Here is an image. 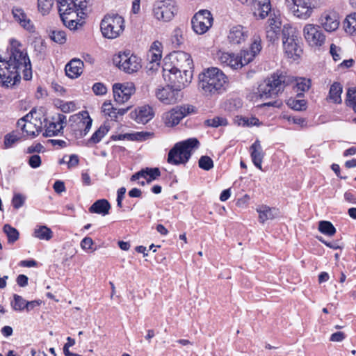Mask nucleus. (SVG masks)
Masks as SVG:
<instances>
[{
  "label": "nucleus",
  "mask_w": 356,
  "mask_h": 356,
  "mask_svg": "<svg viewBox=\"0 0 356 356\" xmlns=\"http://www.w3.org/2000/svg\"><path fill=\"white\" fill-rule=\"evenodd\" d=\"M198 145L199 141L195 138L176 143L168 152V162L175 165L186 163Z\"/></svg>",
  "instance_id": "20e7f679"
},
{
  "label": "nucleus",
  "mask_w": 356,
  "mask_h": 356,
  "mask_svg": "<svg viewBox=\"0 0 356 356\" xmlns=\"http://www.w3.org/2000/svg\"><path fill=\"white\" fill-rule=\"evenodd\" d=\"M25 202V197L21 194H15L13 200L12 204L15 209H19L22 207Z\"/></svg>",
  "instance_id": "864d4df0"
},
{
  "label": "nucleus",
  "mask_w": 356,
  "mask_h": 356,
  "mask_svg": "<svg viewBox=\"0 0 356 356\" xmlns=\"http://www.w3.org/2000/svg\"><path fill=\"white\" fill-rule=\"evenodd\" d=\"M318 230L327 236H333L336 232V229L333 225L329 221H320L318 225Z\"/></svg>",
  "instance_id": "58836bf2"
},
{
  "label": "nucleus",
  "mask_w": 356,
  "mask_h": 356,
  "mask_svg": "<svg viewBox=\"0 0 356 356\" xmlns=\"http://www.w3.org/2000/svg\"><path fill=\"white\" fill-rule=\"evenodd\" d=\"M93 241L90 237H85L81 242V247L83 250H90L92 248Z\"/></svg>",
  "instance_id": "680f3d73"
},
{
  "label": "nucleus",
  "mask_w": 356,
  "mask_h": 356,
  "mask_svg": "<svg viewBox=\"0 0 356 356\" xmlns=\"http://www.w3.org/2000/svg\"><path fill=\"white\" fill-rule=\"evenodd\" d=\"M249 37L247 28L241 25L232 26L227 33V41L231 45H239L245 42Z\"/></svg>",
  "instance_id": "412c9836"
},
{
  "label": "nucleus",
  "mask_w": 356,
  "mask_h": 356,
  "mask_svg": "<svg viewBox=\"0 0 356 356\" xmlns=\"http://www.w3.org/2000/svg\"><path fill=\"white\" fill-rule=\"evenodd\" d=\"M155 96L161 102L166 105L176 104L181 98V91L168 83L165 86L158 87L155 90Z\"/></svg>",
  "instance_id": "dca6fc26"
},
{
  "label": "nucleus",
  "mask_w": 356,
  "mask_h": 356,
  "mask_svg": "<svg viewBox=\"0 0 356 356\" xmlns=\"http://www.w3.org/2000/svg\"><path fill=\"white\" fill-rule=\"evenodd\" d=\"M281 31L282 32L280 19L277 17L269 18L266 27V38L268 40L271 42L278 40Z\"/></svg>",
  "instance_id": "5701e85b"
},
{
  "label": "nucleus",
  "mask_w": 356,
  "mask_h": 356,
  "mask_svg": "<svg viewBox=\"0 0 356 356\" xmlns=\"http://www.w3.org/2000/svg\"><path fill=\"white\" fill-rule=\"evenodd\" d=\"M79 13H73L71 14V16L67 17L64 15V18L61 19L64 25L67 26L70 30H76L77 29L78 25H81L79 23V20L78 19Z\"/></svg>",
  "instance_id": "e433bc0d"
},
{
  "label": "nucleus",
  "mask_w": 356,
  "mask_h": 356,
  "mask_svg": "<svg viewBox=\"0 0 356 356\" xmlns=\"http://www.w3.org/2000/svg\"><path fill=\"white\" fill-rule=\"evenodd\" d=\"M17 140H18V138L16 135L8 134L5 137V145L6 146H11Z\"/></svg>",
  "instance_id": "338daca9"
},
{
  "label": "nucleus",
  "mask_w": 356,
  "mask_h": 356,
  "mask_svg": "<svg viewBox=\"0 0 356 356\" xmlns=\"http://www.w3.org/2000/svg\"><path fill=\"white\" fill-rule=\"evenodd\" d=\"M343 26L345 31L351 35L356 34V13L347 16Z\"/></svg>",
  "instance_id": "c9c22d12"
},
{
  "label": "nucleus",
  "mask_w": 356,
  "mask_h": 356,
  "mask_svg": "<svg viewBox=\"0 0 356 356\" xmlns=\"http://www.w3.org/2000/svg\"><path fill=\"white\" fill-rule=\"evenodd\" d=\"M100 29L104 37L117 38L124 29V20L118 14H108L102 20Z\"/></svg>",
  "instance_id": "423d86ee"
},
{
  "label": "nucleus",
  "mask_w": 356,
  "mask_h": 356,
  "mask_svg": "<svg viewBox=\"0 0 356 356\" xmlns=\"http://www.w3.org/2000/svg\"><path fill=\"white\" fill-rule=\"evenodd\" d=\"M282 43L285 54L288 58L298 59L302 53L299 40L294 29L291 26H284L282 29Z\"/></svg>",
  "instance_id": "0eeeda50"
},
{
  "label": "nucleus",
  "mask_w": 356,
  "mask_h": 356,
  "mask_svg": "<svg viewBox=\"0 0 356 356\" xmlns=\"http://www.w3.org/2000/svg\"><path fill=\"white\" fill-rule=\"evenodd\" d=\"M287 105L296 111H303L307 108L306 101L304 99H289Z\"/></svg>",
  "instance_id": "c03bdc74"
},
{
  "label": "nucleus",
  "mask_w": 356,
  "mask_h": 356,
  "mask_svg": "<svg viewBox=\"0 0 356 356\" xmlns=\"http://www.w3.org/2000/svg\"><path fill=\"white\" fill-rule=\"evenodd\" d=\"M188 113H189L188 108L182 106L176 107L163 113L162 118L167 127H172L178 124Z\"/></svg>",
  "instance_id": "aec40b11"
},
{
  "label": "nucleus",
  "mask_w": 356,
  "mask_h": 356,
  "mask_svg": "<svg viewBox=\"0 0 356 356\" xmlns=\"http://www.w3.org/2000/svg\"><path fill=\"white\" fill-rule=\"evenodd\" d=\"M92 91L96 95H104L107 92V88L102 83H95L92 86Z\"/></svg>",
  "instance_id": "6e6d98bb"
},
{
  "label": "nucleus",
  "mask_w": 356,
  "mask_h": 356,
  "mask_svg": "<svg viewBox=\"0 0 356 356\" xmlns=\"http://www.w3.org/2000/svg\"><path fill=\"white\" fill-rule=\"evenodd\" d=\"M213 16L208 10H201L191 19L192 28L197 34L205 33L212 26Z\"/></svg>",
  "instance_id": "4468645a"
},
{
  "label": "nucleus",
  "mask_w": 356,
  "mask_h": 356,
  "mask_svg": "<svg viewBox=\"0 0 356 356\" xmlns=\"http://www.w3.org/2000/svg\"><path fill=\"white\" fill-rule=\"evenodd\" d=\"M343 91L342 86L340 83L334 82L331 85L327 99L334 104L341 102V93Z\"/></svg>",
  "instance_id": "72a5a7b5"
},
{
  "label": "nucleus",
  "mask_w": 356,
  "mask_h": 356,
  "mask_svg": "<svg viewBox=\"0 0 356 356\" xmlns=\"http://www.w3.org/2000/svg\"><path fill=\"white\" fill-rule=\"evenodd\" d=\"M28 277L25 275H19L17 276L16 282L21 287H24L28 284Z\"/></svg>",
  "instance_id": "69168bd1"
},
{
  "label": "nucleus",
  "mask_w": 356,
  "mask_h": 356,
  "mask_svg": "<svg viewBox=\"0 0 356 356\" xmlns=\"http://www.w3.org/2000/svg\"><path fill=\"white\" fill-rule=\"evenodd\" d=\"M128 140H141L144 139L143 133L120 134L115 139Z\"/></svg>",
  "instance_id": "de8ad7c7"
},
{
  "label": "nucleus",
  "mask_w": 356,
  "mask_h": 356,
  "mask_svg": "<svg viewBox=\"0 0 356 356\" xmlns=\"http://www.w3.org/2000/svg\"><path fill=\"white\" fill-rule=\"evenodd\" d=\"M346 102L348 105L351 106L355 111V106H356V88L348 89L347 92Z\"/></svg>",
  "instance_id": "3c124183"
},
{
  "label": "nucleus",
  "mask_w": 356,
  "mask_h": 356,
  "mask_svg": "<svg viewBox=\"0 0 356 356\" xmlns=\"http://www.w3.org/2000/svg\"><path fill=\"white\" fill-rule=\"evenodd\" d=\"M176 11L177 8L174 0H159L154 5L153 13L159 20L170 21Z\"/></svg>",
  "instance_id": "ddd939ff"
},
{
  "label": "nucleus",
  "mask_w": 356,
  "mask_h": 356,
  "mask_svg": "<svg viewBox=\"0 0 356 356\" xmlns=\"http://www.w3.org/2000/svg\"><path fill=\"white\" fill-rule=\"evenodd\" d=\"M3 232L8 237L9 243H14L19 238V232L13 227L8 224H6L3 227Z\"/></svg>",
  "instance_id": "4c0bfd02"
},
{
  "label": "nucleus",
  "mask_w": 356,
  "mask_h": 356,
  "mask_svg": "<svg viewBox=\"0 0 356 356\" xmlns=\"http://www.w3.org/2000/svg\"><path fill=\"white\" fill-rule=\"evenodd\" d=\"M29 164L33 168H37L41 165V158L38 154L31 156L29 159Z\"/></svg>",
  "instance_id": "13d9d810"
},
{
  "label": "nucleus",
  "mask_w": 356,
  "mask_h": 356,
  "mask_svg": "<svg viewBox=\"0 0 356 356\" xmlns=\"http://www.w3.org/2000/svg\"><path fill=\"white\" fill-rule=\"evenodd\" d=\"M251 159L254 165L259 170H262V161L264 154L259 140H257L250 147Z\"/></svg>",
  "instance_id": "c85d7f7f"
},
{
  "label": "nucleus",
  "mask_w": 356,
  "mask_h": 356,
  "mask_svg": "<svg viewBox=\"0 0 356 356\" xmlns=\"http://www.w3.org/2000/svg\"><path fill=\"white\" fill-rule=\"evenodd\" d=\"M160 175L161 172L158 168H146L145 169H143L139 172L134 174L131 177V180L136 181L140 178H143L146 179L147 184H149L153 180L157 179Z\"/></svg>",
  "instance_id": "393cba45"
},
{
  "label": "nucleus",
  "mask_w": 356,
  "mask_h": 356,
  "mask_svg": "<svg viewBox=\"0 0 356 356\" xmlns=\"http://www.w3.org/2000/svg\"><path fill=\"white\" fill-rule=\"evenodd\" d=\"M108 129L106 126H101L90 137L88 143L97 144L108 133Z\"/></svg>",
  "instance_id": "ea45409f"
},
{
  "label": "nucleus",
  "mask_w": 356,
  "mask_h": 356,
  "mask_svg": "<svg viewBox=\"0 0 356 356\" xmlns=\"http://www.w3.org/2000/svg\"><path fill=\"white\" fill-rule=\"evenodd\" d=\"M52 120L53 121L49 124L44 134L46 137L58 135L63 129L67 122V118L63 114H58Z\"/></svg>",
  "instance_id": "4be33fe9"
},
{
  "label": "nucleus",
  "mask_w": 356,
  "mask_h": 356,
  "mask_svg": "<svg viewBox=\"0 0 356 356\" xmlns=\"http://www.w3.org/2000/svg\"><path fill=\"white\" fill-rule=\"evenodd\" d=\"M113 92L115 101L118 104H123L135 93L136 88L132 82L117 83L113 86Z\"/></svg>",
  "instance_id": "f3484780"
},
{
  "label": "nucleus",
  "mask_w": 356,
  "mask_h": 356,
  "mask_svg": "<svg viewBox=\"0 0 356 356\" xmlns=\"http://www.w3.org/2000/svg\"><path fill=\"white\" fill-rule=\"evenodd\" d=\"M243 4L253 3V14L257 19H263L266 17L271 10L270 0H238Z\"/></svg>",
  "instance_id": "6ab92c4d"
},
{
  "label": "nucleus",
  "mask_w": 356,
  "mask_h": 356,
  "mask_svg": "<svg viewBox=\"0 0 356 356\" xmlns=\"http://www.w3.org/2000/svg\"><path fill=\"white\" fill-rule=\"evenodd\" d=\"M238 124L247 127L259 126L260 124V122L258 118L254 117L241 118Z\"/></svg>",
  "instance_id": "09e8293b"
},
{
  "label": "nucleus",
  "mask_w": 356,
  "mask_h": 356,
  "mask_svg": "<svg viewBox=\"0 0 356 356\" xmlns=\"http://www.w3.org/2000/svg\"><path fill=\"white\" fill-rule=\"evenodd\" d=\"M12 13L14 19L24 29L29 30L32 27L30 19L23 9L15 7L13 8Z\"/></svg>",
  "instance_id": "473e14b6"
},
{
  "label": "nucleus",
  "mask_w": 356,
  "mask_h": 356,
  "mask_svg": "<svg viewBox=\"0 0 356 356\" xmlns=\"http://www.w3.org/2000/svg\"><path fill=\"white\" fill-rule=\"evenodd\" d=\"M227 84V77L217 67L204 70L199 74L198 89L202 94L211 97L222 93Z\"/></svg>",
  "instance_id": "7ed1b4c3"
},
{
  "label": "nucleus",
  "mask_w": 356,
  "mask_h": 356,
  "mask_svg": "<svg viewBox=\"0 0 356 356\" xmlns=\"http://www.w3.org/2000/svg\"><path fill=\"white\" fill-rule=\"evenodd\" d=\"M33 236L40 240H50L53 236L52 231L44 225L37 226L33 232Z\"/></svg>",
  "instance_id": "f704fd0d"
},
{
  "label": "nucleus",
  "mask_w": 356,
  "mask_h": 356,
  "mask_svg": "<svg viewBox=\"0 0 356 356\" xmlns=\"http://www.w3.org/2000/svg\"><path fill=\"white\" fill-rule=\"evenodd\" d=\"M60 108L64 113H70L74 111L76 109V105L72 102H65L60 104Z\"/></svg>",
  "instance_id": "bf43d9fd"
},
{
  "label": "nucleus",
  "mask_w": 356,
  "mask_h": 356,
  "mask_svg": "<svg viewBox=\"0 0 356 356\" xmlns=\"http://www.w3.org/2000/svg\"><path fill=\"white\" fill-rule=\"evenodd\" d=\"M154 115L153 109L149 105H143L135 110V120L138 123L146 124L151 120Z\"/></svg>",
  "instance_id": "bb28decb"
},
{
  "label": "nucleus",
  "mask_w": 356,
  "mask_h": 356,
  "mask_svg": "<svg viewBox=\"0 0 356 356\" xmlns=\"http://www.w3.org/2000/svg\"><path fill=\"white\" fill-rule=\"evenodd\" d=\"M26 300H25L21 296L14 294L13 301L11 305L15 311H22L25 309Z\"/></svg>",
  "instance_id": "37998d69"
},
{
  "label": "nucleus",
  "mask_w": 356,
  "mask_h": 356,
  "mask_svg": "<svg viewBox=\"0 0 356 356\" xmlns=\"http://www.w3.org/2000/svg\"><path fill=\"white\" fill-rule=\"evenodd\" d=\"M111 209L110 203L105 199H101L94 202L89 209V211L93 213L105 216L108 213Z\"/></svg>",
  "instance_id": "2f4dec72"
},
{
  "label": "nucleus",
  "mask_w": 356,
  "mask_h": 356,
  "mask_svg": "<svg viewBox=\"0 0 356 356\" xmlns=\"http://www.w3.org/2000/svg\"><path fill=\"white\" fill-rule=\"evenodd\" d=\"M199 167L204 170H209L213 168V161L208 156H202L198 161Z\"/></svg>",
  "instance_id": "49530a36"
},
{
  "label": "nucleus",
  "mask_w": 356,
  "mask_h": 356,
  "mask_svg": "<svg viewBox=\"0 0 356 356\" xmlns=\"http://www.w3.org/2000/svg\"><path fill=\"white\" fill-rule=\"evenodd\" d=\"M22 70L24 79L32 78L31 65L22 45L16 40L11 39L4 56L0 54V84L10 88L21 80Z\"/></svg>",
  "instance_id": "f257e3e1"
},
{
  "label": "nucleus",
  "mask_w": 356,
  "mask_h": 356,
  "mask_svg": "<svg viewBox=\"0 0 356 356\" xmlns=\"http://www.w3.org/2000/svg\"><path fill=\"white\" fill-rule=\"evenodd\" d=\"M58 12L61 19L64 18V15L67 17L71 16V14L76 12V4L73 3V0H58Z\"/></svg>",
  "instance_id": "7c9ffc66"
},
{
  "label": "nucleus",
  "mask_w": 356,
  "mask_h": 356,
  "mask_svg": "<svg viewBox=\"0 0 356 356\" xmlns=\"http://www.w3.org/2000/svg\"><path fill=\"white\" fill-rule=\"evenodd\" d=\"M43 146L40 143H36L31 145L27 148V153L32 154L33 152H40L43 149Z\"/></svg>",
  "instance_id": "0e129e2a"
},
{
  "label": "nucleus",
  "mask_w": 356,
  "mask_h": 356,
  "mask_svg": "<svg viewBox=\"0 0 356 356\" xmlns=\"http://www.w3.org/2000/svg\"><path fill=\"white\" fill-rule=\"evenodd\" d=\"M170 63L172 67H176L182 70H193V62L189 54L178 51L170 54Z\"/></svg>",
  "instance_id": "a211bd4d"
},
{
  "label": "nucleus",
  "mask_w": 356,
  "mask_h": 356,
  "mask_svg": "<svg viewBox=\"0 0 356 356\" xmlns=\"http://www.w3.org/2000/svg\"><path fill=\"white\" fill-rule=\"evenodd\" d=\"M40 304L41 301L40 300L26 301L25 309L30 312L35 307L40 306Z\"/></svg>",
  "instance_id": "774afa93"
},
{
  "label": "nucleus",
  "mask_w": 356,
  "mask_h": 356,
  "mask_svg": "<svg viewBox=\"0 0 356 356\" xmlns=\"http://www.w3.org/2000/svg\"><path fill=\"white\" fill-rule=\"evenodd\" d=\"M50 38L56 43L60 44L65 43L67 40V35L64 31L53 30L49 33Z\"/></svg>",
  "instance_id": "a19ab883"
},
{
  "label": "nucleus",
  "mask_w": 356,
  "mask_h": 356,
  "mask_svg": "<svg viewBox=\"0 0 356 356\" xmlns=\"http://www.w3.org/2000/svg\"><path fill=\"white\" fill-rule=\"evenodd\" d=\"M330 52L334 61H338L341 58V49L339 47L336 46L334 44H332L330 45Z\"/></svg>",
  "instance_id": "4d7b16f0"
},
{
  "label": "nucleus",
  "mask_w": 356,
  "mask_h": 356,
  "mask_svg": "<svg viewBox=\"0 0 356 356\" xmlns=\"http://www.w3.org/2000/svg\"><path fill=\"white\" fill-rule=\"evenodd\" d=\"M83 62L78 58L72 59L65 68L66 75L70 79L79 77L83 72Z\"/></svg>",
  "instance_id": "a878e982"
},
{
  "label": "nucleus",
  "mask_w": 356,
  "mask_h": 356,
  "mask_svg": "<svg viewBox=\"0 0 356 356\" xmlns=\"http://www.w3.org/2000/svg\"><path fill=\"white\" fill-rule=\"evenodd\" d=\"M206 124L212 127H218L219 126L227 124V121L225 118L220 117H215L213 119L206 120Z\"/></svg>",
  "instance_id": "8fccbe9b"
},
{
  "label": "nucleus",
  "mask_w": 356,
  "mask_h": 356,
  "mask_svg": "<svg viewBox=\"0 0 356 356\" xmlns=\"http://www.w3.org/2000/svg\"><path fill=\"white\" fill-rule=\"evenodd\" d=\"M113 62L119 69L127 74L136 72L141 68L140 59L129 52L120 53L113 58Z\"/></svg>",
  "instance_id": "f8f14e48"
},
{
  "label": "nucleus",
  "mask_w": 356,
  "mask_h": 356,
  "mask_svg": "<svg viewBox=\"0 0 356 356\" xmlns=\"http://www.w3.org/2000/svg\"><path fill=\"white\" fill-rule=\"evenodd\" d=\"M163 76L167 83L181 91L191 82L193 70H182L176 67H172V64L165 62L163 67Z\"/></svg>",
  "instance_id": "39448f33"
},
{
  "label": "nucleus",
  "mask_w": 356,
  "mask_h": 356,
  "mask_svg": "<svg viewBox=\"0 0 356 356\" xmlns=\"http://www.w3.org/2000/svg\"><path fill=\"white\" fill-rule=\"evenodd\" d=\"M285 118L289 123L297 124L300 127H305L307 126V122L305 118L291 115L286 116Z\"/></svg>",
  "instance_id": "603ef678"
},
{
  "label": "nucleus",
  "mask_w": 356,
  "mask_h": 356,
  "mask_svg": "<svg viewBox=\"0 0 356 356\" xmlns=\"http://www.w3.org/2000/svg\"><path fill=\"white\" fill-rule=\"evenodd\" d=\"M216 59L223 65L229 67L233 70H238L248 63H245V56L242 55L241 51L236 54L232 52H226L223 51H218L216 54Z\"/></svg>",
  "instance_id": "2eb2a0df"
},
{
  "label": "nucleus",
  "mask_w": 356,
  "mask_h": 356,
  "mask_svg": "<svg viewBox=\"0 0 356 356\" xmlns=\"http://www.w3.org/2000/svg\"><path fill=\"white\" fill-rule=\"evenodd\" d=\"M302 33L306 42L313 49H319L325 42L326 36L317 24H307L303 27Z\"/></svg>",
  "instance_id": "1a4fd4ad"
},
{
  "label": "nucleus",
  "mask_w": 356,
  "mask_h": 356,
  "mask_svg": "<svg viewBox=\"0 0 356 356\" xmlns=\"http://www.w3.org/2000/svg\"><path fill=\"white\" fill-rule=\"evenodd\" d=\"M69 161L67 162L68 168H71L76 166L79 164V157L76 154H72L70 156Z\"/></svg>",
  "instance_id": "e2e57ef3"
},
{
  "label": "nucleus",
  "mask_w": 356,
  "mask_h": 356,
  "mask_svg": "<svg viewBox=\"0 0 356 356\" xmlns=\"http://www.w3.org/2000/svg\"><path fill=\"white\" fill-rule=\"evenodd\" d=\"M53 3L54 0H38V10L44 15L49 12Z\"/></svg>",
  "instance_id": "a18cd8bd"
},
{
  "label": "nucleus",
  "mask_w": 356,
  "mask_h": 356,
  "mask_svg": "<svg viewBox=\"0 0 356 356\" xmlns=\"http://www.w3.org/2000/svg\"><path fill=\"white\" fill-rule=\"evenodd\" d=\"M262 49L261 40L259 36H254L250 44V51L241 50L242 55L245 56V63H249L253 60L254 58L257 56Z\"/></svg>",
  "instance_id": "b1692460"
},
{
  "label": "nucleus",
  "mask_w": 356,
  "mask_h": 356,
  "mask_svg": "<svg viewBox=\"0 0 356 356\" xmlns=\"http://www.w3.org/2000/svg\"><path fill=\"white\" fill-rule=\"evenodd\" d=\"M259 213V220L261 223H264L268 220L275 218L278 214V209L275 208H270L266 205H261L257 209Z\"/></svg>",
  "instance_id": "c756f323"
},
{
  "label": "nucleus",
  "mask_w": 356,
  "mask_h": 356,
  "mask_svg": "<svg viewBox=\"0 0 356 356\" xmlns=\"http://www.w3.org/2000/svg\"><path fill=\"white\" fill-rule=\"evenodd\" d=\"M289 86L296 88V92L302 93L309 89L310 80L302 77L296 78L286 73L276 72L259 86V95L261 99L273 97L282 92L285 87Z\"/></svg>",
  "instance_id": "f03ea898"
},
{
  "label": "nucleus",
  "mask_w": 356,
  "mask_h": 356,
  "mask_svg": "<svg viewBox=\"0 0 356 356\" xmlns=\"http://www.w3.org/2000/svg\"><path fill=\"white\" fill-rule=\"evenodd\" d=\"M346 337V334L343 332H337L330 336V340L334 342L342 341Z\"/></svg>",
  "instance_id": "052dcab7"
},
{
  "label": "nucleus",
  "mask_w": 356,
  "mask_h": 356,
  "mask_svg": "<svg viewBox=\"0 0 356 356\" xmlns=\"http://www.w3.org/2000/svg\"><path fill=\"white\" fill-rule=\"evenodd\" d=\"M321 23L324 29L328 32L337 30L339 25L338 16L334 13L325 14L321 19Z\"/></svg>",
  "instance_id": "cd10ccee"
},
{
  "label": "nucleus",
  "mask_w": 356,
  "mask_h": 356,
  "mask_svg": "<svg viewBox=\"0 0 356 356\" xmlns=\"http://www.w3.org/2000/svg\"><path fill=\"white\" fill-rule=\"evenodd\" d=\"M102 111L105 115L108 116L111 120L117 119L116 108L113 107L111 102H105L102 104Z\"/></svg>",
  "instance_id": "79ce46f5"
},
{
  "label": "nucleus",
  "mask_w": 356,
  "mask_h": 356,
  "mask_svg": "<svg viewBox=\"0 0 356 356\" xmlns=\"http://www.w3.org/2000/svg\"><path fill=\"white\" fill-rule=\"evenodd\" d=\"M71 129L76 138H81L90 131L92 120L85 111L70 117Z\"/></svg>",
  "instance_id": "9b49d317"
},
{
  "label": "nucleus",
  "mask_w": 356,
  "mask_h": 356,
  "mask_svg": "<svg viewBox=\"0 0 356 356\" xmlns=\"http://www.w3.org/2000/svg\"><path fill=\"white\" fill-rule=\"evenodd\" d=\"M148 58L151 63L153 65H159V62L161 60V54L160 49H157L156 51L154 50H150L148 54Z\"/></svg>",
  "instance_id": "5fc2aeb1"
},
{
  "label": "nucleus",
  "mask_w": 356,
  "mask_h": 356,
  "mask_svg": "<svg viewBox=\"0 0 356 356\" xmlns=\"http://www.w3.org/2000/svg\"><path fill=\"white\" fill-rule=\"evenodd\" d=\"M36 115L35 109H32L28 114L17 121V127L26 133L29 137L33 138L38 135L42 129L40 119Z\"/></svg>",
  "instance_id": "9d476101"
},
{
  "label": "nucleus",
  "mask_w": 356,
  "mask_h": 356,
  "mask_svg": "<svg viewBox=\"0 0 356 356\" xmlns=\"http://www.w3.org/2000/svg\"><path fill=\"white\" fill-rule=\"evenodd\" d=\"M320 0H286V4L291 13L298 18L307 19L319 6Z\"/></svg>",
  "instance_id": "6e6552de"
}]
</instances>
